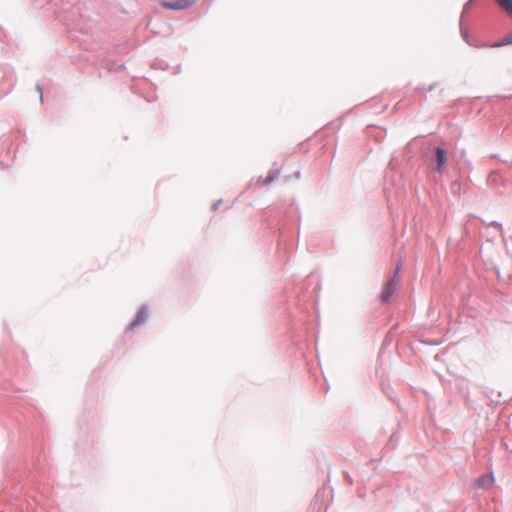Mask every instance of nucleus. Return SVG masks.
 <instances>
[{"mask_svg":"<svg viewBox=\"0 0 512 512\" xmlns=\"http://www.w3.org/2000/svg\"><path fill=\"white\" fill-rule=\"evenodd\" d=\"M399 270H400V265H398L396 267L394 276L391 279H389L383 287V290L380 294V299L383 303H388L390 301V298L396 291V288L399 283V277H398Z\"/></svg>","mask_w":512,"mask_h":512,"instance_id":"f257e3e1","label":"nucleus"},{"mask_svg":"<svg viewBox=\"0 0 512 512\" xmlns=\"http://www.w3.org/2000/svg\"><path fill=\"white\" fill-rule=\"evenodd\" d=\"M197 0H176V1H161V6L170 10H186L193 6Z\"/></svg>","mask_w":512,"mask_h":512,"instance_id":"f03ea898","label":"nucleus"},{"mask_svg":"<svg viewBox=\"0 0 512 512\" xmlns=\"http://www.w3.org/2000/svg\"><path fill=\"white\" fill-rule=\"evenodd\" d=\"M436 161H437V170L441 171L444 167L447 157H446V151L440 147L436 148Z\"/></svg>","mask_w":512,"mask_h":512,"instance_id":"7ed1b4c3","label":"nucleus"},{"mask_svg":"<svg viewBox=\"0 0 512 512\" xmlns=\"http://www.w3.org/2000/svg\"><path fill=\"white\" fill-rule=\"evenodd\" d=\"M493 481L494 479L492 475H483L475 481V485L478 488H487L492 485Z\"/></svg>","mask_w":512,"mask_h":512,"instance_id":"20e7f679","label":"nucleus"},{"mask_svg":"<svg viewBox=\"0 0 512 512\" xmlns=\"http://www.w3.org/2000/svg\"><path fill=\"white\" fill-rule=\"evenodd\" d=\"M500 8L507 13L509 16H512V0H495Z\"/></svg>","mask_w":512,"mask_h":512,"instance_id":"39448f33","label":"nucleus"},{"mask_svg":"<svg viewBox=\"0 0 512 512\" xmlns=\"http://www.w3.org/2000/svg\"><path fill=\"white\" fill-rule=\"evenodd\" d=\"M142 321H144V312L143 311L138 313L137 319H136V321L133 324L140 323Z\"/></svg>","mask_w":512,"mask_h":512,"instance_id":"423d86ee","label":"nucleus"}]
</instances>
